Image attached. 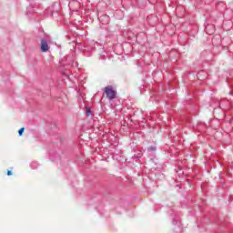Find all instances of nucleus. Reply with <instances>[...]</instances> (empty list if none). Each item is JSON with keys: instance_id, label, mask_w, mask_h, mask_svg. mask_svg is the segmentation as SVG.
<instances>
[{"instance_id": "f257e3e1", "label": "nucleus", "mask_w": 233, "mask_h": 233, "mask_svg": "<svg viewBox=\"0 0 233 233\" xmlns=\"http://www.w3.org/2000/svg\"><path fill=\"white\" fill-rule=\"evenodd\" d=\"M104 92L109 100H114V98L116 96V93L112 86H107L105 87Z\"/></svg>"}, {"instance_id": "f03ea898", "label": "nucleus", "mask_w": 233, "mask_h": 233, "mask_svg": "<svg viewBox=\"0 0 233 233\" xmlns=\"http://www.w3.org/2000/svg\"><path fill=\"white\" fill-rule=\"evenodd\" d=\"M40 46H41V51L43 52H46L50 49L48 41L46 38H42Z\"/></svg>"}, {"instance_id": "7ed1b4c3", "label": "nucleus", "mask_w": 233, "mask_h": 233, "mask_svg": "<svg viewBox=\"0 0 233 233\" xmlns=\"http://www.w3.org/2000/svg\"><path fill=\"white\" fill-rule=\"evenodd\" d=\"M24 131H25V127H22L21 129H19L18 131L19 136H22Z\"/></svg>"}, {"instance_id": "20e7f679", "label": "nucleus", "mask_w": 233, "mask_h": 233, "mask_svg": "<svg viewBox=\"0 0 233 233\" xmlns=\"http://www.w3.org/2000/svg\"><path fill=\"white\" fill-rule=\"evenodd\" d=\"M86 115L87 116H90L92 115L91 109H86Z\"/></svg>"}, {"instance_id": "39448f33", "label": "nucleus", "mask_w": 233, "mask_h": 233, "mask_svg": "<svg viewBox=\"0 0 233 233\" xmlns=\"http://www.w3.org/2000/svg\"><path fill=\"white\" fill-rule=\"evenodd\" d=\"M7 176H12V170H7Z\"/></svg>"}]
</instances>
